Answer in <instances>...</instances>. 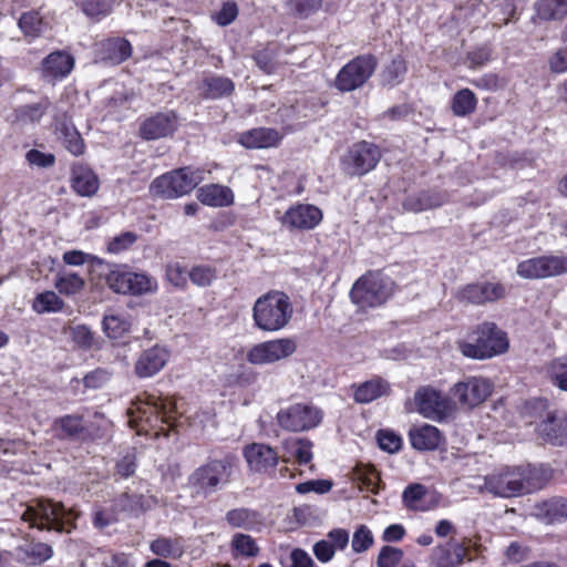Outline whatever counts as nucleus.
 Returning <instances> with one entry per match:
<instances>
[{
    "label": "nucleus",
    "mask_w": 567,
    "mask_h": 567,
    "mask_svg": "<svg viewBox=\"0 0 567 567\" xmlns=\"http://www.w3.org/2000/svg\"><path fill=\"white\" fill-rule=\"evenodd\" d=\"M550 477L548 470L537 466L504 467L486 475L481 491L497 497H516L530 494L545 486Z\"/></svg>",
    "instance_id": "1"
},
{
    "label": "nucleus",
    "mask_w": 567,
    "mask_h": 567,
    "mask_svg": "<svg viewBox=\"0 0 567 567\" xmlns=\"http://www.w3.org/2000/svg\"><path fill=\"white\" fill-rule=\"evenodd\" d=\"M293 316V305L284 291L271 290L258 297L252 306L254 327L264 332L285 329Z\"/></svg>",
    "instance_id": "2"
},
{
    "label": "nucleus",
    "mask_w": 567,
    "mask_h": 567,
    "mask_svg": "<svg viewBox=\"0 0 567 567\" xmlns=\"http://www.w3.org/2000/svg\"><path fill=\"white\" fill-rule=\"evenodd\" d=\"M234 458H212L195 468L187 478V485L197 496H208L227 485L233 475Z\"/></svg>",
    "instance_id": "3"
},
{
    "label": "nucleus",
    "mask_w": 567,
    "mask_h": 567,
    "mask_svg": "<svg viewBox=\"0 0 567 567\" xmlns=\"http://www.w3.org/2000/svg\"><path fill=\"white\" fill-rule=\"evenodd\" d=\"M76 517L72 509H66L61 503L48 499H40L34 505H29L21 516L30 527L56 532H70Z\"/></svg>",
    "instance_id": "4"
},
{
    "label": "nucleus",
    "mask_w": 567,
    "mask_h": 567,
    "mask_svg": "<svg viewBox=\"0 0 567 567\" xmlns=\"http://www.w3.org/2000/svg\"><path fill=\"white\" fill-rule=\"evenodd\" d=\"M460 341L458 349L464 357L483 360L505 352L508 342L505 332L493 322H484L468 337Z\"/></svg>",
    "instance_id": "5"
},
{
    "label": "nucleus",
    "mask_w": 567,
    "mask_h": 567,
    "mask_svg": "<svg viewBox=\"0 0 567 567\" xmlns=\"http://www.w3.org/2000/svg\"><path fill=\"white\" fill-rule=\"evenodd\" d=\"M135 410L130 411V424L140 426L145 423L152 429L163 430V424L169 429L175 426L176 404L154 394H144L134 403Z\"/></svg>",
    "instance_id": "6"
},
{
    "label": "nucleus",
    "mask_w": 567,
    "mask_h": 567,
    "mask_svg": "<svg viewBox=\"0 0 567 567\" xmlns=\"http://www.w3.org/2000/svg\"><path fill=\"white\" fill-rule=\"evenodd\" d=\"M204 171L199 168L182 167L156 177L150 192L153 196L164 199H174L190 193L204 181Z\"/></svg>",
    "instance_id": "7"
},
{
    "label": "nucleus",
    "mask_w": 567,
    "mask_h": 567,
    "mask_svg": "<svg viewBox=\"0 0 567 567\" xmlns=\"http://www.w3.org/2000/svg\"><path fill=\"white\" fill-rule=\"evenodd\" d=\"M393 291V281L380 271H368L360 277L350 291L353 303L361 309L383 305Z\"/></svg>",
    "instance_id": "8"
},
{
    "label": "nucleus",
    "mask_w": 567,
    "mask_h": 567,
    "mask_svg": "<svg viewBox=\"0 0 567 567\" xmlns=\"http://www.w3.org/2000/svg\"><path fill=\"white\" fill-rule=\"evenodd\" d=\"M378 60L372 54L358 55L344 64L334 79V86L342 93L362 87L373 75Z\"/></svg>",
    "instance_id": "9"
},
{
    "label": "nucleus",
    "mask_w": 567,
    "mask_h": 567,
    "mask_svg": "<svg viewBox=\"0 0 567 567\" xmlns=\"http://www.w3.org/2000/svg\"><path fill=\"white\" fill-rule=\"evenodd\" d=\"M323 417L322 411L311 404L295 403L282 408L276 415L277 424L287 432H303L317 427Z\"/></svg>",
    "instance_id": "10"
},
{
    "label": "nucleus",
    "mask_w": 567,
    "mask_h": 567,
    "mask_svg": "<svg viewBox=\"0 0 567 567\" xmlns=\"http://www.w3.org/2000/svg\"><path fill=\"white\" fill-rule=\"evenodd\" d=\"M516 274L524 279L537 280L567 274V255H544L520 261Z\"/></svg>",
    "instance_id": "11"
},
{
    "label": "nucleus",
    "mask_w": 567,
    "mask_h": 567,
    "mask_svg": "<svg viewBox=\"0 0 567 567\" xmlns=\"http://www.w3.org/2000/svg\"><path fill=\"white\" fill-rule=\"evenodd\" d=\"M381 159L380 148L370 142L353 144L341 159L343 171L350 176H362L374 169Z\"/></svg>",
    "instance_id": "12"
},
{
    "label": "nucleus",
    "mask_w": 567,
    "mask_h": 567,
    "mask_svg": "<svg viewBox=\"0 0 567 567\" xmlns=\"http://www.w3.org/2000/svg\"><path fill=\"white\" fill-rule=\"evenodd\" d=\"M297 343L291 338H278L255 344L247 352V361L256 365L272 364L292 355Z\"/></svg>",
    "instance_id": "13"
},
{
    "label": "nucleus",
    "mask_w": 567,
    "mask_h": 567,
    "mask_svg": "<svg viewBox=\"0 0 567 567\" xmlns=\"http://www.w3.org/2000/svg\"><path fill=\"white\" fill-rule=\"evenodd\" d=\"M493 391V384L482 377H470L454 384L451 395L464 408L473 409L483 403Z\"/></svg>",
    "instance_id": "14"
},
{
    "label": "nucleus",
    "mask_w": 567,
    "mask_h": 567,
    "mask_svg": "<svg viewBox=\"0 0 567 567\" xmlns=\"http://www.w3.org/2000/svg\"><path fill=\"white\" fill-rule=\"evenodd\" d=\"M416 411L433 421H443L452 412L451 401L431 386H422L414 394Z\"/></svg>",
    "instance_id": "15"
},
{
    "label": "nucleus",
    "mask_w": 567,
    "mask_h": 567,
    "mask_svg": "<svg viewBox=\"0 0 567 567\" xmlns=\"http://www.w3.org/2000/svg\"><path fill=\"white\" fill-rule=\"evenodd\" d=\"M506 293L505 287L499 282H480L466 285L458 290L456 298L460 301L483 305L486 302H494L504 298Z\"/></svg>",
    "instance_id": "16"
},
{
    "label": "nucleus",
    "mask_w": 567,
    "mask_h": 567,
    "mask_svg": "<svg viewBox=\"0 0 567 567\" xmlns=\"http://www.w3.org/2000/svg\"><path fill=\"white\" fill-rule=\"evenodd\" d=\"M169 360V351L165 347L153 346L143 350L134 363V374L138 379H147L157 374Z\"/></svg>",
    "instance_id": "17"
},
{
    "label": "nucleus",
    "mask_w": 567,
    "mask_h": 567,
    "mask_svg": "<svg viewBox=\"0 0 567 567\" xmlns=\"http://www.w3.org/2000/svg\"><path fill=\"white\" fill-rule=\"evenodd\" d=\"M56 437L70 441H89L102 437L83 423L80 415L68 414L56 419L53 423Z\"/></svg>",
    "instance_id": "18"
},
{
    "label": "nucleus",
    "mask_w": 567,
    "mask_h": 567,
    "mask_svg": "<svg viewBox=\"0 0 567 567\" xmlns=\"http://www.w3.org/2000/svg\"><path fill=\"white\" fill-rule=\"evenodd\" d=\"M322 219L321 210L308 204L290 207L280 218L281 225L289 229H313Z\"/></svg>",
    "instance_id": "19"
},
{
    "label": "nucleus",
    "mask_w": 567,
    "mask_h": 567,
    "mask_svg": "<svg viewBox=\"0 0 567 567\" xmlns=\"http://www.w3.org/2000/svg\"><path fill=\"white\" fill-rule=\"evenodd\" d=\"M177 128V117L174 112H162L146 118L140 126L144 140H158L172 135Z\"/></svg>",
    "instance_id": "20"
},
{
    "label": "nucleus",
    "mask_w": 567,
    "mask_h": 567,
    "mask_svg": "<svg viewBox=\"0 0 567 567\" xmlns=\"http://www.w3.org/2000/svg\"><path fill=\"white\" fill-rule=\"evenodd\" d=\"M244 456L249 468L258 473H269L278 464L279 456L270 446L261 443H252L245 447Z\"/></svg>",
    "instance_id": "21"
},
{
    "label": "nucleus",
    "mask_w": 567,
    "mask_h": 567,
    "mask_svg": "<svg viewBox=\"0 0 567 567\" xmlns=\"http://www.w3.org/2000/svg\"><path fill=\"white\" fill-rule=\"evenodd\" d=\"M538 432L550 444H567V413L561 411L548 412L546 419L538 425Z\"/></svg>",
    "instance_id": "22"
},
{
    "label": "nucleus",
    "mask_w": 567,
    "mask_h": 567,
    "mask_svg": "<svg viewBox=\"0 0 567 567\" xmlns=\"http://www.w3.org/2000/svg\"><path fill=\"white\" fill-rule=\"evenodd\" d=\"M54 122L65 148L75 156L82 155L85 150L84 141L73 123L68 120L66 112H62L56 107Z\"/></svg>",
    "instance_id": "23"
},
{
    "label": "nucleus",
    "mask_w": 567,
    "mask_h": 567,
    "mask_svg": "<svg viewBox=\"0 0 567 567\" xmlns=\"http://www.w3.org/2000/svg\"><path fill=\"white\" fill-rule=\"evenodd\" d=\"M532 515L547 525L561 523L567 519V498L553 497L537 503L533 507Z\"/></svg>",
    "instance_id": "24"
},
{
    "label": "nucleus",
    "mask_w": 567,
    "mask_h": 567,
    "mask_svg": "<svg viewBox=\"0 0 567 567\" xmlns=\"http://www.w3.org/2000/svg\"><path fill=\"white\" fill-rule=\"evenodd\" d=\"M412 447L417 451H433L444 441L441 431L431 424L413 426L409 431Z\"/></svg>",
    "instance_id": "25"
},
{
    "label": "nucleus",
    "mask_w": 567,
    "mask_h": 567,
    "mask_svg": "<svg viewBox=\"0 0 567 567\" xmlns=\"http://www.w3.org/2000/svg\"><path fill=\"white\" fill-rule=\"evenodd\" d=\"M352 389L353 400L359 404H368L388 394L390 384L384 379L375 377L359 384H353Z\"/></svg>",
    "instance_id": "26"
},
{
    "label": "nucleus",
    "mask_w": 567,
    "mask_h": 567,
    "mask_svg": "<svg viewBox=\"0 0 567 567\" xmlns=\"http://www.w3.org/2000/svg\"><path fill=\"white\" fill-rule=\"evenodd\" d=\"M100 58L110 64H120L132 55V45L124 38H109L100 43Z\"/></svg>",
    "instance_id": "27"
},
{
    "label": "nucleus",
    "mask_w": 567,
    "mask_h": 567,
    "mask_svg": "<svg viewBox=\"0 0 567 567\" xmlns=\"http://www.w3.org/2000/svg\"><path fill=\"white\" fill-rule=\"evenodd\" d=\"M281 135L274 128H254L239 135V143L247 148H268L277 146Z\"/></svg>",
    "instance_id": "28"
},
{
    "label": "nucleus",
    "mask_w": 567,
    "mask_h": 567,
    "mask_svg": "<svg viewBox=\"0 0 567 567\" xmlns=\"http://www.w3.org/2000/svg\"><path fill=\"white\" fill-rule=\"evenodd\" d=\"M467 553V548L458 542H449L446 545L437 546L433 551V560L436 567H457Z\"/></svg>",
    "instance_id": "29"
},
{
    "label": "nucleus",
    "mask_w": 567,
    "mask_h": 567,
    "mask_svg": "<svg viewBox=\"0 0 567 567\" xmlns=\"http://www.w3.org/2000/svg\"><path fill=\"white\" fill-rule=\"evenodd\" d=\"M197 199L207 206L226 207L234 203V194L227 186L209 184L198 188Z\"/></svg>",
    "instance_id": "30"
},
{
    "label": "nucleus",
    "mask_w": 567,
    "mask_h": 567,
    "mask_svg": "<svg viewBox=\"0 0 567 567\" xmlns=\"http://www.w3.org/2000/svg\"><path fill=\"white\" fill-rule=\"evenodd\" d=\"M74 66V60L68 53L56 51L49 54L42 63L43 76L50 80L64 78Z\"/></svg>",
    "instance_id": "31"
},
{
    "label": "nucleus",
    "mask_w": 567,
    "mask_h": 567,
    "mask_svg": "<svg viewBox=\"0 0 567 567\" xmlns=\"http://www.w3.org/2000/svg\"><path fill=\"white\" fill-rule=\"evenodd\" d=\"M100 186L95 173L89 167L78 166L72 171V188L80 196H93Z\"/></svg>",
    "instance_id": "32"
},
{
    "label": "nucleus",
    "mask_w": 567,
    "mask_h": 567,
    "mask_svg": "<svg viewBox=\"0 0 567 567\" xmlns=\"http://www.w3.org/2000/svg\"><path fill=\"white\" fill-rule=\"evenodd\" d=\"M52 555V547L45 543H29L17 548L18 560L29 566L40 565Z\"/></svg>",
    "instance_id": "33"
},
{
    "label": "nucleus",
    "mask_w": 567,
    "mask_h": 567,
    "mask_svg": "<svg viewBox=\"0 0 567 567\" xmlns=\"http://www.w3.org/2000/svg\"><path fill=\"white\" fill-rule=\"evenodd\" d=\"M53 286L60 295L73 297L83 291L85 280L74 271L59 269L54 276Z\"/></svg>",
    "instance_id": "34"
},
{
    "label": "nucleus",
    "mask_w": 567,
    "mask_h": 567,
    "mask_svg": "<svg viewBox=\"0 0 567 567\" xmlns=\"http://www.w3.org/2000/svg\"><path fill=\"white\" fill-rule=\"evenodd\" d=\"M533 20L558 21L567 17V0H537Z\"/></svg>",
    "instance_id": "35"
},
{
    "label": "nucleus",
    "mask_w": 567,
    "mask_h": 567,
    "mask_svg": "<svg viewBox=\"0 0 567 567\" xmlns=\"http://www.w3.org/2000/svg\"><path fill=\"white\" fill-rule=\"evenodd\" d=\"M485 17V6L478 0H470L455 9L453 19L461 25L474 28Z\"/></svg>",
    "instance_id": "36"
},
{
    "label": "nucleus",
    "mask_w": 567,
    "mask_h": 567,
    "mask_svg": "<svg viewBox=\"0 0 567 567\" xmlns=\"http://www.w3.org/2000/svg\"><path fill=\"white\" fill-rule=\"evenodd\" d=\"M198 90L206 99H219L234 91V83L228 78L210 75L203 79Z\"/></svg>",
    "instance_id": "37"
},
{
    "label": "nucleus",
    "mask_w": 567,
    "mask_h": 567,
    "mask_svg": "<svg viewBox=\"0 0 567 567\" xmlns=\"http://www.w3.org/2000/svg\"><path fill=\"white\" fill-rule=\"evenodd\" d=\"M225 519L234 528L248 530L255 529L262 523V517L258 512L246 507L229 511Z\"/></svg>",
    "instance_id": "38"
},
{
    "label": "nucleus",
    "mask_w": 567,
    "mask_h": 567,
    "mask_svg": "<svg viewBox=\"0 0 567 567\" xmlns=\"http://www.w3.org/2000/svg\"><path fill=\"white\" fill-rule=\"evenodd\" d=\"M50 105L51 102L48 97L41 99L38 103L21 105L14 110L16 121L23 124L38 123L47 113Z\"/></svg>",
    "instance_id": "39"
},
{
    "label": "nucleus",
    "mask_w": 567,
    "mask_h": 567,
    "mask_svg": "<svg viewBox=\"0 0 567 567\" xmlns=\"http://www.w3.org/2000/svg\"><path fill=\"white\" fill-rule=\"evenodd\" d=\"M150 549L154 555L165 558H179L184 553L181 537H158L151 543Z\"/></svg>",
    "instance_id": "40"
},
{
    "label": "nucleus",
    "mask_w": 567,
    "mask_h": 567,
    "mask_svg": "<svg viewBox=\"0 0 567 567\" xmlns=\"http://www.w3.org/2000/svg\"><path fill=\"white\" fill-rule=\"evenodd\" d=\"M157 282L146 274L133 272L128 270L126 278L125 295L140 296L156 291Z\"/></svg>",
    "instance_id": "41"
},
{
    "label": "nucleus",
    "mask_w": 567,
    "mask_h": 567,
    "mask_svg": "<svg viewBox=\"0 0 567 567\" xmlns=\"http://www.w3.org/2000/svg\"><path fill=\"white\" fill-rule=\"evenodd\" d=\"M408 66L403 58H394L384 66L380 74V81L383 86L393 87L402 83L406 74Z\"/></svg>",
    "instance_id": "42"
},
{
    "label": "nucleus",
    "mask_w": 567,
    "mask_h": 567,
    "mask_svg": "<svg viewBox=\"0 0 567 567\" xmlns=\"http://www.w3.org/2000/svg\"><path fill=\"white\" fill-rule=\"evenodd\" d=\"M352 480L355 482L361 491H367L377 494L380 488V476L373 467L355 466L352 472Z\"/></svg>",
    "instance_id": "43"
},
{
    "label": "nucleus",
    "mask_w": 567,
    "mask_h": 567,
    "mask_svg": "<svg viewBox=\"0 0 567 567\" xmlns=\"http://www.w3.org/2000/svg\"><path fill=\"white\" fill-rule=\"evenodd\" d=\"M477 105V99L470 89L457 91L452 99V112L455 116H466L472 114Z\"/></svg>",
    "instance_id": "44"
},
{
    "label": "nucleus",
    "mask_w": 567,
    "mask_h": 567,
    "mask_svg": "<svg viewBox=\"0 0 567 567\" xmlns=\"http://www.w3.org/2000/svg\"><path fill=\"white\" fill-rule=\"evenodd\" d=\"M64 307L65 302L52 290L37 295L32 303V309L37 313L60 312Z\"/></svg>",
    "instance_id": "45"
},
{
    "label": "nucleus",
    "mask_w": 567,
    "mask_h": 567,
    "mask_svg": "<svg viewBox=\"0 0 567 567\" xmlns=\"http://www.w3.org/2000/svg\"><path fill=\"white\" fill-rule=\"evenodd\" d=\"M128 269L121 265H105V271L101 272L106 286L116 293L125 295Z\"/></svg>",
    "instance_id": "46"
},
{
    "label": "nucleus",
    "mask_w": 567,
    "mask_h": 567,
    "mask_svg": "<svg viewBox=\"0 0 567 567\" xmlns=\"http://www.w3.org/2000/svg\"><path fill=\"white\" fill-rule=\"evenodd\" d=\"M443 198L439 195L430 193H420L409 196L404 200L403 206L408 210L420 213L423 210L439 207L443 204Z\"/></svg>",
    "instance_id": "47"
},
{
    "label": "nucleus",
    "mask_w": 567,
    "mask_h": 567,
    "mask_svg": "<svg viewBox=\"0 0 567 567\" xmlns=\"http://www.w3.org/2000/svg\"><path fill=\"white\" fill-rule=\"evenodd\" d=\"M19 28L28 38L34 39L41 35L45 28L42 17L37 11L22 13L19 19Z\"/></svg>",
    "instance_id": "48"
},
{
    "label": "nucleus",
    "mask_w": 567,
    "mask_h": 567,
    "mask_svg": "<svg viewBox=\"0 0 567 567\" xmlns=\"http://www.w3.org/2000/svg\"><path fill=\"white\" fill-rule=\"evenodd\" d=\"M188 277L193 285L205 288L217 279V270L209 265H197L188 271Z\"/></svg>",
    "instance_id": "49"
},
{
    "label": "nucleus",
    "mask_w": 567,
    "mask_h": 567,
    "mask_svg": "<svg viewBox=\"0 0 567 567\" xmlns=\"http://www.w3.org/2000/svg\"><path fill=\"white\" fill-rule=\"evenodd\" d=\"M547 371L553 384L563 391H567V357L550 361Z\"/></svg>",
    "instance_id": "50"
},
{
    "label": "nucleus",
    "mask_w": 567,
    "mask_h": 567,
    "mask_svg": "<svg viewBox=\"0 0 567 567\" xmlns=\"http://www.w3.org/2000/svg\"><path fill=\"white\" fill-rule=\"evenodd\" d=\"M231 547L244 557H256L259 554V547L255 539L247 534H235L231 539Z\"/></svg>",
    "instance_id": "51"
},
{
    "label": "nucleus",
    "mask_w": 567,
    "mask_h": 567,
    "mask_svg": "<svg viewBox=\"0 0 567 567\" xmlns=\"http://www.w3.org/2000/svg\"><path fill=\"white\" fill-rule=\"evenodd\" d=\"M112 0H82L81 9L87 17L101 19L112 11Z\"/></svg>",
    "instance_id": "52"
},
{
    "label": "nucleus",
    "mask_w": 567,
    "mask_h": 567,
    "mask_svg": "<svg viewBox=\"0 0 567 567\" xmlns=\"http://www.w3.org/2000/svg\"><path fill=\"white\" fill-rule=\"evenodd\" d=\"M426 488L421 484L409 485L403 494L402 501L409 509L423 511L424 507L420 505L421 499L425 496Z\"/></svg>",
    "instance_id": "53"
},
{
    "label": "nucleus",
    "mask_w": 567,
    "mask_h": 567,
    "mask_svg": "<svg viewBox=\"0 0 567 567\" xmlns=\"http://www.w3.org/2000/svg\"><path fill=\"white\" fill-rule=\"evenodd\" d=\"M71 338L81 349L89 350L96 346L94 333L87 326L78 324L71 328Z\"/></svg>",
    "instance_id": "54"
},
{
    "label": "nucleus",
    "mask_w": 567,
    "mask_h": 567,
    "mask_svg": "<svg viewBox=\"0 0 567 567\" xmlns=\"http://www.w3.org/2000/svg\"><path fill=\"white\" fill-rule=\"evenodd\" d=\"M188 271L179 262H171L166 266L165 276L169 284L179 289L187 287Z\"/></svg>",
    "instance_id": "55"
},
{
    "label": "nucleus",
    "mask_w": 567,
    "mask_h": 567,
    "mask_svg": "<svg viewBox=\"0 0 567 567\" xmlns=\"http://www.w3.org/2000/svg\"><path fill=\"white\" fill-rule=\"evenodd\" d=\"M102 328L109 338L117 339L127 331L128 324L120 316L110 315L103 318Z\"/></svg>",
    "instance_id": "56"
},
{
    "label": "nucleus",
    "mask_w": 567,
    "mask_h": 567,
    "mask_svg": "<svg viewBox=\"0 0 567 567\" xmlns=\"http://www.w3.org/2000/svg\"><path fill=\"white\" fill-rule=\"evenodd\" d=\"M403 555L402 549L385 545L379 551L377 567H396L401 563Z\"/></svg>",
    "instance_id": "57"
},
{
    "label": "nucleus",
    "mask_w": 567,
    "mask_h": 567,
    "mask_svg": "<svg viewBox=\"0 0 567 567\" xmlns=\"http://www.w3.org/2000/svg\"><path fill=\"white\" fill-rule=\"evenodd\" d=\"M374 538L369 527L360 525L352 536L351 547L354 553H363L372 546Z\"/></svg>",
    "instance_id": "58"
},
{
    "label": "nucleus",
    "mask_w": 567,
    "mask_h": 567,
    "mask_svg": "<svg viewBox=\"0 0 567 567\" xmlns=\"http://www.w3.org/2000/svg\"><path fill=\"white\" fill-rule=\"evenodd\" d=\"M137 238V234L133 231H124L109 241L107 251L111 254H121L130 249L136 243Z\"/></svg>",
    "instance_id": "59"
},
{
    "label": "nucleus",
    "mask_w": 567,
    "mask_h": 567,
    "mask_svg": "<svg viewBox=\"0 0 567 567\" xmlns=\"http://www.w3.org/2000/svg\"><path fill=\"white\" fill-rule=\"evenodd\" d=\"M312 442L306 439H298L291 442V455L300 465L308 464L312 460Z\"/></svg>",
    "instance_id": "60"
},
{
    "label": "nucleus",
    "mask_w": 567,
    "mask_h": 567,
    "mask_svg": "<svg viewBox=\"0 0 567 567\" xmlns=\"http://www.w3.org/2000/svg\"><path fill=\"white\" fill-rule=\"evenodd\" d=\"M379 447L388 453H395L401 449L402 440L392 431L380 430L377 434Z\"/></svg>",
    "instance_id": "61"
},
{
    "label": "nucleus",
    "mask_w": 567,
    "mask_h": 567,
    "mask_svg": "<svg viewBox=\"0 0 567 567\" xmlns=\"http://www.w3.org/2000/svg\"><path fill=\"white\" fill-rule=\"evenodd\" d=\"M238 16V7L235 2H225L221 8L214 13V21L221 27L230 24Z\"/></svg>",
    "instance_id": "62"
},
{
    "label": "nucleus",
    "mask_w": 567,
    "mask_h": 567,
    "mask_svg": "<svg viewBox=\"0 0 567 567\" xmlns=\"http://www.w3.org/2000/svg\"><path fill=\"white\" fill-rule=\"evenodd\" d=\"M254 60L258 68L267 74H271L276 71L277 61L272 50L264 49L257 52Z\"/></svg>",
    "instance_id": "63"
},
{
    "label": "nucleus",
    "mask_w": 567,
    "mask_h": 567,
    "mask_svg": "<svg viewBox=\"0 0 567 567\" xmlns=\"http://www.w3.org/2000/svg\"><path fill=\"white\" fill-rule=\"evenodd\" d=\"M25 159L31 166L48 168L54 165L55 156L51 153H43L39 150H30L25 154Z\"/></svg>",
    "instance_id": "64"
}]
</instances>
